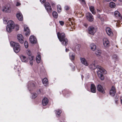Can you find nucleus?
<instances>
[{
	"mask_svg": "<svg viewBox=\"0 0 122 122\" xmlns=\"http://www.w3.org/2000/svg\"><path fill=\"white\" fill-rule=\"evenodd\" d=\"M95 61H94L89 66V68L91 69H94L96 68L99 69V70L97 72V74L98 77L102 80H104V77L102 73L105 74L107 73V72L103 68L99 66H96L95 63Z\"/></svg>",
	"mask_w": 122,
	"mask_h": 122,
	"instance_id": "nucleus-1",
	"label": "nucleus"
},
{
	"mask_svg": "<svg viewBox=\"0 0 122 122\" xmlns=\"http://www.w3.org/2000/svg\"><path fill=\"white\" fill-rule=\"evenodd\" d=\"M15 27L16 30H19V26L17 25L15 26L13 21L10 20L8 22V25L6 27V30L8 32H11Z\"/></svg>",
	"mask_w": 122,
	"mask_h": 122,
	"instance_id": "nucleus-2",
	"label": "nucleus"
},
{
	"mask_svg": "<svg viewBox=\"0 0 122 122\" xmlns=\"http://www.w3.org/2000/svg\"><path fill=\"white\" fill-rule=\"evenodd\" d=\"M58 37L61 42H62V44L66 46L67 44V39L65 38V34L64 33H60L59 32L57 33Z\"/></svg>",
	"mask_w": 122,
	"mask_h": 122,
	"instance_id": "nucleus-3",
	"label": "nucleus"
},
{
	"mask_svg": "<svg viewBox=\"0 0 122 122\" xmlns=\"http://www.w3.org/2000/svg\"><path fill=\"white\" fill-rule=\"evenodd\" d=\"M11 46L13 47L14 51L16 53L18 52L20 50V46L19 43L13 41L10 43Z\"/></svg>",
	"mask_w": 122,
	"mask_h": 122,
	"instance_id": "nucleus-4",
	"label": "nucleus"
},
{
	"mask_svg": "<svg viewBox=\"0 0 122 122\" xmlns=\"http://www.w3.org/2000/svg\"><path fill=\"white\" fill-rule=\"evenodd\" d=\"M97 30V28L95 26H90L88 27L87 32L88 34L93 35L96 32Z\"/></svg>",
	"mask_w": 122,
	"mask_h": 122,
	"instance_id": "nucleus-5",
	"label": "nucleus"
},
{
	"mask_svg": "<svg viewBox=\"0 0 122 122\" xmlns=\"http://www.w3.org/2000/svg\"><path fill=\"white\" fill-rule=\"evenodd\" d=\"M2 11L6 13H10L11 11L10 7L7 6H4L2 8Z\"/></svg>",
	"mask_w": 122,
	"mask_h": 122,
	"instance_id": "nucleus-6",
	"label": "nucleus"
},
{
	"mask_svg": "<svg viewBox=\"0 0 122 122\" xmlns=\"http://www.w3.org/2000/svg\"><path fill=\"white\" fill-rule=\"evenodd\" d=\"M29 40L30 42L32 44H36L37 41L36 37L33 35L30 36L29 38Z\"/></svg>",
	"mask_w": 122,
	"mask_h": 122,
	"instance_id": "nucleus-7",
	"label": "nucleus"
},
{
	"mask_svg": "<svg viewBox=\"0 0 122 122\" xmlns=\"http://www.w3.org/2000/svg\"><path fill=\"white\" fill-rule=\"evenodd\" d=\"M44 5L45 8L48 12H51V11L52 9L51 8L50 4L48 2H46Z\"/></svg>",
	"mask_w": 122,
	"mask_h": 122,
	"instance_id": "nucleus-8",
	"label": "nucleus"
},
{
	"mask_svg": "<svg viewBox=\"0 0 122 122\" xmlns=\"http://www.w3.org/2000/svg\"><path fill=\"white\" fill-rule=\"evenodd\" d=\"M86 17L88 20L89 21H92L93 20V18L92 15L89 12L86 14Z\"/></svg>",
	"mask_w": 122,
	"mask_h": 122,
	"instance_id": "nucleus-9",
	"label": "nucleus"
},
{
	"mask_svg": "<svg viewBox=\"0 0 122 122\" xmlns=\"http://www.w3.org/2000/svg\"><path fill=\"white\" fill-rule=\"evenodd\" d=\"M81 62L83 65L86 66H88L89 63L86 59L84 58L80 57V58Z\"/></svg>",
	"mask_w": 122,
	"mask_h": 122,
	"instance_id": "nucleus-10",
	"label": "nucleus"
},
{
	"mask_svg": "<svg viewBox=\"0 0 122 122\" xmlns=\"http://www.w3.org/2000/svg\"><path fill=\"white\" fill-rule=\"evenodd\" d=\"M116 92L115 87L114 86H112L110 91V95L112 96H113L115 94Z\"/></svg>",
	"mask_w": 122,
	"mask_h": 122,
	"instance_id": "nucleus-11",
	"label": "nucleus"
},
{
	"mask_svg": "<svg viewBox=\"0 0 122 122\" xmlns=\"http://www.w3.org/2000/svg\"><path fill=\"white\" fill-rule=\"evenodd\" d=\"M97 90L103 93H104L105 92L103 87L100 85H98L97 86Z\"/></svg>",
	"mask_w": 122,
	"mask_h": 122,
	"instance_id": "nucleus-12",
	"label": "nucleus"
},
{
	"mask_svg": "<svg viewBox=\"0 0 122 122\" xmlns=\"http://www.w3.org/2000/svg\"><path fill=\"white\" fill-rule=\"evenodd\" d=\"M17 38L19 41L21 43H23L24 38L23 36L20 34H19L17 35Z\"/></svg>",
	"mask_w": 122,
	"mask_h": 122,
	"instance_id": "nucleus-13",
	"label": "nucleus"
},
{
	"mask_svg": "<svg viewBox=\"0 0 122 122\" xmlns=\"http://www.w3.org/2000/svg\"><path fill=\"white\" fill-rule=\"evenodd\" d=\"M103 44L104 46L106 47H107L109 44V41L108 39L106 38H104L103 39Z\"/></svg>",
	"mask_w": 122,
	"mask_h": 122,
	"instance_id": "nucleus-14",
	"label": "nucleus"
},
{
	"mask_svg": "<svg viewBox=\"0 0 122 122\" xmlns=\"http://www.w3.org/2000/svg\"><path fill=\"white\" fill-rule=\"evenodd\" d=\"M24 31L25 32H26L25 33V35L27 36H29L30 34V31L28 27L25 25H24Z\"/></svg>",
	"mask_w": 122,
	"mask_h": 122,
	"instance_id": "nucleus-15",
	"label": "nucleus"
},
{
	"mask_svg": "<svg viewBox=\"0 0 122 122\" xmlns=\"http://www.w3.org/2000/svg\"><path fill=\"white\" fill-rule=\"evenodd\" d=\"M106 30L108 36H113V33L110 28L109 27H107L106 28Z\"/></svg>",
	"mask_w": 122,
	"mask_h": 122,
	"instance_id": "nucleus-16",
	"label": "nucleus"
},
{
	"mask_svg": "<svg viewBox=\"0 0 122 122\" xmlns=\"http://www.w3.org/2000/svg\"><path fill=\"white\" fill-rule=\"evenodd\" d=\"M28 89L30 90L33 88H34L35 87V84L33 82H31L29 83L28 85Z\"/></svg>",
	"mask_w": 122,
	"mask_h": 122,
	"instance_id": "nucleus-17",
	"label": "nucleus"
},
{
	"mask_svg": "<svg viewBox=\"0 0 122 122\" xmlns=\"http://www.w3.org/2000/svg\"><path fill=\"white\" fill-rule=\"evenodd\" d=\"M16 16L18 20L22 21L23 20V16L21 13L19 12H18L16 14Z\"/></svg>",
	"mask_w": 122,
	"mask_h": 122,
	"instance_id": "nucleus-18",
	"label": "nucleus"
},
{
	"mask_svg": "<svg viewBox=\"0 0 122 122\" xmlns=\"http://www.w3.org/2000/svg\"><path fill=\"white\" fill-rule=\"evenodd\" d=\"M48 100L47 98H44L42 101V103L43 105L44 106L46 105L48 103Z\"/></svg>",
	"mask_w": 122,
	"mask_h": 122,
	"instance_id": "nucleus-19",
	"label": "nucleus"
},
{
	"mask_svg": "<svg viewBox=\"0 0 122 122\" xmlns=\"http://www.w3.org/2000/svg\"><path fill=\"white\" fill-rule=\"evenodd\" d=\"M91 91L92 93H95L96 92V87L93 84H92L91 86Z\"/></svg>",
	"mask_w": 122,
	"mask_h": 122,
	"instance_id": "nucleus-20",
	"label": "nucleus"
},
{
	"mask_svg": "<svg viewBox=\"0 0 122 122\" xmlns=\"http://www.w3.org/2000/svg\"><path fill=\"white\" fill-rule=\"evenodd\" d=\"M20 58L21 61L24 62H26L27 61L28 59L25 56L21 55L20 56Z\"/></svg>",
	"mask_w": 122,
	"mask_h": 122,
	"instance_id": "nucleus-21",
	"label": "nucleus"
},
{
	"mask_svg": "<svg viewBox=\"0 0 122 122\" xmlns=\"http://www.w3.org/2000/svg\"><path fill=\"white\" fill-rule=\"evenodd\" d=\"M75 54L73 53H70L69 54L70 58L71 60H74L75 58Z\"/></svg>",
	"mask_w": 122,
	"mask_h": 122,
	"instance_id": "nucleus-22",
	"label": "nucleus"
},
{
	"mask_svg": "<svg viewBox=\"0 0 122 122\" xmlns=\"http://www.w3.org/2000/svg\"><path fill=\"white\" fill-rule=\"evenodd\" d=\"M91 49L93 51H95L96 48V46L93 43H92L90 45Z\"/></svg>",
	"mask_w": 122,
	"mask_h": 122,
	"instance_id": "nucleus-23",
	"label": "nucleus"
},
{
	"mask_svg": "<svg viewBox=\"0 0 122 122\" xmlns=\"http://www.w3.org/2000/svg\"><path fill=\"white\" fill-rule=\"evenodd\" d=\"M114 15L116 17H120L122 19V17H121V15L120 14L119 12L117 11H116L115 12Z\"/></svg>",
	"mask_w": 122,
	"mask_h": 122,
	"instance_id": "nucleus-24",
	"label": "nucleus"
},
{
	"mask_svg": "<svg viewBox=\"0 0 122 122\" xmlns=\"http://www.w3.org/2000/svg\"><path fill=\"white\" fill-rule=\"evenodd\" d=\"M89 9L90 11L93 14H95L96 12L94 10V7L93 6H91L89 7Z\"/></svg>",
	"mask_w": 122,
	"mask_h": 122,
	"instance_id": "nucleus-25",
	"label": "nucleus"
},
{
	"mask_svg": "<svg viewBox=\"0 0 122 122\" xmlns=\"http://www.w3.org/2000/svg\"><path fill=\"white\" fill-rule=\"evenodd\" d=\"M42 81L44 84H47L48 83V80L46 78H45L43 79Z\"/></svg>",
	"mask_w": 122,
	"mask_h": 122,
	"instance_id": "nucleus-26",
	"label": "nucleus"
},
{
	"mask_svg": "<svg viewBox=\"0 0 122 122\" xmlns=\"http://www.w3.org/2000/svg\"><path fill=\"white\" fill-rule=\"evenodd\" d=\"M41 60V57L40 55H38L36 57V60L37 62L38 63H39L40 62Z\"/></svg>",
	"mask_w": 122,
	"mask_h": 122,
	"instance_id": "nucleus-27",
	"label": "nucleus"
},
{
	"mask_svg": "<svg viewBox=\"0 0 122 122\" xmlns=\"http://www.w3.org/2000/svg\"><path fill=\"white\" fill-rule=\"evenodd\" d=\"M110 7L112 8H114L115 6V4L114 3L112 2L110 3L109 4Z\"/></svg>",
	"mask_w": 122,
	"mask_h": 122,
	"instance_id": "nucleus-28",
	"label": "nucleus"
},
{
	"mask_svg": "<svg viewBox=\"0 0 122 122\" xmlns=\"http://www.w3.org/2000/svg\"><path fill=\"white\" fill-rule=\"evenodd\" d=\"M53 16L55 18H57L58 17V14L55 11H54L53 13Z\"/></svg>",
	"mask_w": 122,
	"mask_h": 122,
	"instance_id": "nucleus-29",
	"label": "nucleus"
},
{
	"mask_svg": "<svg viewBox=\"0 0 122 122\" xmlns=\"http://www.w3.org/2000/svg\"><path fill=\"white\" fill-rule=\"evenodd\" d=\"M101 53V51L100 50H97L96 51L95 53L97 55H99Z\"/></svg>",
	"mask_w": 122,
	"mask_h": 122,
	"instance_id": "nucleus-30",
	"label": "nucleus"
},
{
	"mask_svg": "<svg viewBox=\"0 0 122 122\" xmlns=\"http://www.w3.org/2000/svg\"><path fill=\"white\" fill-rule=\"evenodd\" d=\"M81 46L80 45H77L75 47V50H76L79 51V50Z\"/></svg>",
	"mask_w": 122,
	"mask_h": 122,
	"instance_id": "nucleus-31",
	"label": "nucleus"
},
{
	"mask_svg": "<svg viewBox=\"0 0 122 122\" xmlns=\"http://www.w3.org/2000/svg\"><path fill=\"white\" fill-rule=\"evenodd\" d=\"M57 9L58 10V12L60 13L61 11V6L60 5H58L57 6Z\"/></svg>",
	"mask_w": 122,
	"mask_h": 122,
	"instance_id": "nucleus-32",
	"label": "nucleus"
},
{
	"mask_svg": "<svg viewBox=\"0 0 122 122\" xmlns=\"http://www.w3.org/2000/svg\"><path fill=\"white\" fill-rule=\"evenodd\" d=\"M37 95L36 93H33L32 94V97L33 99L35 98L37 96Z\"/></svg>",
	"mask_w": 122,
	"mask_h": 122,
	"instance_id": "nucleus-33",
	"label": "nucleus"
},
{
	"mask_svg": "<svg viewBox=\"0 0 122 122\" xmlns=\"http://www.w3.org/2000/svg\"><path fill=\"white\" fill-rule=\"evenodd\" d=\"M27 53L28 55L29 56H30L32 54L31 51L29 49H28L27 51Z\"/></svg>",
	"mask_w": 122,
	"mask_h": 122,
	"instance_id": "nucleus-34",
	"label": "nucleus"
},
{
	"mask_svg": "<svg viewBox=\"0 0 122 122\" xmlns=\"http://www.w3.org/2000/svg\"><path fill=\"white\" fill-rule=\"evenodd\" d=\"M61 110H58L56 111V113L57 115L58 116H59L61 113Z\"/></svg>",
	"mask_w": 122,
	"mask_h": 122,
	"instance_id": "nucleus-35",
	"label": "nucleus"
},
{
	"mask_svg": "<svg viewBox=\"0 0 122 122\" xmlns=\"http://www.w3.org/2000/svg\"><path fill=\"white\" fill-rule=\"evenodd\" d=\"M70 8V7L67 5L65 6L64 7V9L66 10H69Z\"/></svg>",
	"mask_w": 122,
	"mask_h": 122,
	"instance_id": "nucleus-36",
	"label": "nucleus"
},
{
	"mask_svg": "<svg viewBox=\"0 0 122 122\" xmlns=\"http://www.w3.org/2000/svg\"><path fill=\"white\" fill-rule=\"evenodd\" d=\"M25 46V48H27L28 47V43L27 41H25L24 42Z\"/></svg>",
	"mask_w": 122,
	"mask_h": 122,
	"instance_id": "nucleus-37",
	"label": "nucleus"
},
{
	"mask_svg": "<svg viewBox=\"0 0 122 122\" xmlns=\"http://www.w3.org/2000/svg\"><path fill=\"white\" fill-rule=\"evenodd\" d=\"M112 58L115 60H116L117 58V57L116 55H113L112 56Z\"/></svg>",
	"mask_w": 122,
	"mask_h": 122,
	"instance_id": "nucleus-38",
	"label": "nucleus"
},
{
	"mask_svg": "<svg viewBox=\"0 0 122 122\" xmlns=\"http://www.w3.org/2000/svg\"><path fill=\"white\" fill-rule=\"evenodd\" d=\"M69 20L70 22L69 23V25H71V24L72 25H73V23L72 22V20L71 18H69L68 19Z\"/></svg>",
	"mask_w": 122,
	"mask_h": 122,
	"instance_id": "nucleus-39",
	"label": "nucleus"
},
{
	"mask_svg": "<svg viewBox=\"0 0 122 122\" xmlns=\"http://www.w3.org/2000/svg\"><path fill=\"white\" fill-rule=\"evenodd\" d=\"M80 1L82 2V4H86L84 0H79Z\"/></svg>",
	"mask_w": 122,
	"mask_h": 122,
	"instance_id": "nucleus-40",
	"label": "nucleus"
},
{
	"mask_svg": "<svg viewBox=\"0 0 122 122\" xmlns=\"http://www.w3.org/2000/svg\"><path fill=\"white\" fill-rule=\"evenodd\" d=\"M29 58L30 61L33 60V57L30 56H29Z\"/></svg>",
	"mask_w": 122,
	"mask_h": 122,
	"instance_id": "nucleus-41",
	"label": "nucleus"
},
{
	"mask_svg": "<svg viewBox=\"0 0 122 122\" xmlns=\"http://www.w3.org/2000/svg\"><path fill=\"white\" fill-rule=\"evenodd\" d=\"M59 22L61 25H63L64 24V22L63 21H59Z\"/></svg>",
	"mask_w": 122,
	"mask_h": 122,
	"instance_id": "nucleus-42",
	"label": "nucleus"
},
{
	"mask_svg": "<svg viewBox=\"0 0 122 122\" xmlns=\"http://www.w3.org/2000/svg\"><path fill=\"white\" fill-rule=\"evenodd\" d=\"M20 5V3H19V2H17L16 4V6H19Z\"/></svg>",
	"mask_w": 122,
	"mask_h": 122,
	"instance_id": "nucleus-43",
	"label": "nucleus"
},
{
	"mask_svg": "<svg viewBox=\"0 0 122 122\" xmlns=\"http://www.w3.org/2000/svg\"><path fill=\"white\" fill-rule=\"evenodd\" d=\"M30 65L32 66L33 65V60L30 61Z\"/></svg>",
	"mask_w": 122,
	"mask_h": 122,
	"instance_id": "nucleus-44",
	"label": "nucleus"
},
{
	"mask_svg": "<svg viewBox=\"0 0 122 122\" xmlns=\"http://www.w3.org/2000/svg\"><path fill=\"white\" fill-rule=\"evenodd\" d=\"M117 23H116V25H117V23H118V24H119L121 22H120L119 21H117Z\"/></svg>",
	"mask_w": 122,
	"mask_h": 122,
	"instance_id": "nucleus-45",
	"label": "nucleus"
},
{
	"mask_svg": "<svg viewBox=\"0 0 122 122\" xmlns=\"http://www.w3.org/2000/svg\"><path fill=\"white\" fill-rule=\"evenodd\" d=\"M41 2L44 3L45 1V0H40Z\"/></svg>",
	"mask_w": 122,
	"mask_h": 122,
	"instance_id": "nucleus-46",
	"label": "nucleus"
},
{
	"mask_svg": "<svg viewBox=\"0 0 122 122\" xmlns=\"http://www.w3.org/2000/svg\"><path fill=\"white\" fill-rule=\"evenodd\" d=\"M86 27H87V26L88 25L86 23H84L83 24Z\"/></svg>",
	"mask_w": 122,
	"mask_h": 122,
	"instance_id": "nucleus-47",
	"label": "nucleus"
},
{
	"mask_svg": "<svg viewBox=\"0 0 122 122\" xmlns=\"http://www.w3.org/2000/svg\"><path fill=\"white\" fill-rule=\"evenodd\" d=\"M7 21L6 20H4V22L5 24H6L7 23Z\"/></svg>",
	"mask_w": 122,
	"mask_h": 122,
	"instance_id": "nucleus-48",
	"label": "nucleus"
},
{
	"mask_svg": "<svg viewBox=\"0 0 122 122\" xmlns=\"http://www.w3.org/2000/svg\"><path fill=\"white\" fill-rule=\"evenodd\" d=\"M105 1L107 2H109L111 1V0H105Z\"/></svg>",
	"mask_w": 122,
	"mask_h": 122,
	"instance_id": "nucleus-49",
	"label": "nucleus"
},
{
	"mask_svg": "<svg viewBox=\"0 0 122 122\" xmlns=\"http://www.w3.org/2000/svg\"><path fill=\"white\" fill-rule=\"evenodd\" d=\"M68 51H69V50L68 49H67L66 48V52H67Z\"/></svg>",
	"mask_w": 122,
	"mask_h": 122,
	"instance_id": "nucleus-50",
	"label": "nucleus"
},
{
	"mask_svg": "<svg viewBox=\"0 0 122 122\" xmlns=\"http://www.w3.org/2000/svg\"><path fill=\"white\" fill-rule=\"evenodd\" d=\"M97 12H100V10L97 9Z\"/></svg>",
	"mask_w": 122,
	"mask_h": 122,
	"instance_id": "nucleus-51",
	"label": "nucleus"
},
{
	"mask_svg": "<svg viewBox=\"0 0 122 122\" xmlns=\"http://www.w3.org/2000/svg\"><path fill=\"white\" fill-rule=\"evenodd\" d=\"M100 15H98V17L99 18H100Z\"/></svg>",
	"mask_w": 122,
	"mask_h": 122,
	"instance_id": "nucleus-52",
	"label": "nucleus"
},
{
	"mask_svg": "<svg viewBox=\"0 0 122 122\" xmlns=\"http://www.w3.org/2000/svg\"><path fill=\"white\" fill-rule=\"evenodd\" d=\"M118 0L120 2H122V0Z\"/></svg>",
	"mask_w": 122,
	"mask_h": 122,
	"instance_id": "nucleus-53",
	"label": "nucleus"
},
{
	"mask_svg": "<svg viewBox=\"0 0 122 122\" xmlns=\"http://www.w3.org/2000/svg\"><path fill=\"white\" fill-rule=\"evenodd\" d=\"M117 0H113L114 1H116Z\"/></svg>",
	"mask_w": 122,
	"mask_h": 122,
	"instance_id": "nucleus-54",
	"label": "nucleus"
},
{
	"mask_svg": "<svg viewBox=\"0 0 122 122\" xmlns=\"http://www.w3.org/2000/svg\"><path fill=\"white\" fill-rule=\"evenodd\" d=\"M117 100H118V99H116V101H117Z\"/></svg>",
	"mask_w": 122,
	"mask_h": 122,
	"instance_id": "nucleus-55",
	"label": "nucleus"
},
{
	"mask_svg": "<svg viewBox=\"0 0 122 122\" xmlns=\"http://www.w3.org/2000/svg\"><path fill=\"white\" fill-rule=\"evenodd\" d=\"M55 4L54 3L53 4H52V5H54Z\"/></svg>",
	"mask_w": 122,
	"mask_h": 122,
	"instance_id": "nucleus-56",
	"label": "nucleus"
},
{
	"mask_svg": "<svg viewBox=\"0 0 122 122\" xmlns=\"http://www.w3.org/2000/svg\"><path fill=\"white\" fill-rule=\"evenodd\" d=\"M114 21L115 22H116V21L115 20H114Z\"/></svg>",
	"mask_w": 122,
	"mask_h": 122,
	"instance_id": "nucleus-57",
	"label": "nucleus"
},
{
	"mask_svg": "<svg viewBox=\"0 0 122 122\" xmlns=\"http://www.w3.org/2000/svg\"><path fill=\"white\" fill-rule=\"evenodd\" d=\"M0 8H1V7H0Z\"/></svg>",
	"mask_w": 122,
	"mask_h": 122,
	"instance_id": "nucleus-58",
	"label": "nucleus"
}]
</instances>
